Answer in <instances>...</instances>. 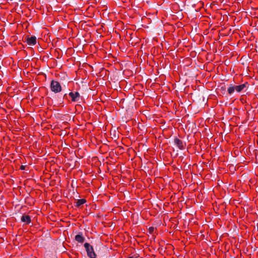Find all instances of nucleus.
<instances>
[{"instance_id":"f257e3e1","label":"nucleus","mask_w":258,"mask_h":258,"mask_svg":"<svg viewBox=\"0 0 258 258\" xmlns=\"http://www.w3.org/2000/svg\"><path fill=\"white\" fill-rule=\"evenodd\" d=\"M50 88L51 90L55 93L60 92L61 91V87L60 83L57 81L53 80L51 82Z\"/></svg>"},{"instance_id":"f03ea898","label":"nucleus","mask_w":258,"mask_h":258,"mask_svg":"<svg viewBox=\"0 0 258 258\" xmlns=\"http://www.w3.org/2000/svg\"><path fill=\"white\" fill-rule=\"evenodd\" d=\"M84 247L87 252L88 256L90 258H96V255L94 251L93 248L88 243L84 244Z\"/></svg>"},{"instance_id":"7ed1b4c3","label":"nucleus","mask_w":258,"mask_h":258,"mask_svg":"<svg viewBox=\"0 0 258 258\" xmlns=\"http://www.w3.org/2000/svg\"><path fill=\"white\" fill-rule=\"evenodd\" d=\"M27 44L29 45H34L36 43V38L35 36L27 37L26 40Z\"/></svg>"},{"instance_id":"20e7f679","label":"nucleus","mask_w":258,"mask_h":258,"mask_svg":"<svg viewBox=\"0 0 258 258\" xmlns=\"http://www.w3.org/2000/svg\"><path fill=\"white\" fill-rule=\"evenodd\" d=\"M69 95L71 97L72 100L73 101H77L79 99V97H80V94L77 92H76L75 93L70 92L69 93Z\"/></svg>"},{"instance_id":"39448f33","label":"nucleus","mask_w":258,"mask_h":258,"mask_svg":"<svg viewBox=\"0 0 258 258\" xmlns=\"http://www.w3.org/2000/svg\"><path fill=\"white\" fill-rule=\"evenodd\" d=\"M175 144L180 149L183 148V144L182 142L179 139L176 138L174 139Z\"/></svg>"},{"instance_id":"423d86ee","label":"nucleus","mask_w":258,"mask_h":258,"mask_svg":"<svg viewBox=\"0 0 258 258\" xmlns=\"http://www.w3.org/2000/svg\"><path fill=\"white\" fill-rule=\"evenodd\" d=\"M21 220L22 222H25L27 224H28L31 222L30 217L28 215H23L21 217Z\"/></svg>"},{"instance_id":"0eeeda50","label":"nucleus","mask_w":258,"mask_h":258,"mask_svg":"<svg viewBox=\"0 0 258 258\" xmlns=\"http://www.w3.org/2000/svg\"><path fill=\"white\" fill-rule=\"evenodd\" d=\"M75 240L79 243H83L85 238L82 234H77L75 236Z\"/></svg>"},{"instance_id":"6e6552de","label":"nucleus","mask_w":258,"mask_h":258,"mask_svg":"<svg viewBox=\"0 0 258 258\" xmlns=\"http://www.w3.org/2000/svg\"><path fill=\"white\" fill-rule=\"evenodd\" d=\"M246 87V84H243L238 86H235V90L237 92H241L244 88Z\"/></svg>"},{"instance_id":"1a4fd4ad","label":"nucleus","mask_w":258,"mask_h":258,"mask_svg":"<svg viewBox=\"0 0 258 258\" xmlns=\"http://www.w3.org/2000/svg\"><path fill=\"white\" fill-rule=\"evenodd\" d=\"M85 202H86V200L85 199L78 200L76 202V206L77 207H79L81 205L84 204Z\"/></svg>"},{"instance_id":"9d476101","label":"nucleus","mask_w":258,"mask_h":258,"mask_svg":"<svg viewBox=\"0 0 258 258\" xmlns=\"http://www.w3.org/2000/svg\"><path fill=\"white\" fill-rule=\"evenodd\" d=\"M234 90H235V86L234 87H230L228 89V92L229 94H231L234 92Z\"/></svg>"}]
</instances>
